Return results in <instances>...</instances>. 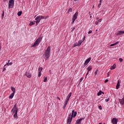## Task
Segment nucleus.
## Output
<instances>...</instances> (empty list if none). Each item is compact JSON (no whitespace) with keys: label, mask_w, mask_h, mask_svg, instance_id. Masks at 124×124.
Instances as JSON below:
<instances>
[{"label":"nucleus","mask_w":124,"mask_h":124,"mask_svg":"<svg viewBox=\"0 0 124 124\" xmlns=\"http://www.w3.org/2000/svg\"><path fill=\"white\" fill-rule=\"evenodd\" d=\"M77 116V112L72 110V114L70 113L68 116V119H67V124H71V122H72V119L73 118H75Z\"/></svg>","instance_id":"1"},{"label":"nucleus","mask_w":124,"mask_h":124,"mask_svg":"<svg viewBox=\"0 0 124 124\" xmlns=\"http://www.w3.org/2000/svg\"><path fill=\"white\" fill-rule=\"evenodd\" d=\"M51 51V46H48L47 48L45 50L43 57L46 59V61H47L49 58H50V52Z\"/></svg>","instance_id":"2"},{"label":"nucleus","mask_w":124,"mask_h":124,"mask_svg":"<svg viewBox=\"0 0 124 124\" xmlns=\"http://www.w3.org/2000/svg\"><path fill=\"white\" fill-rule=\"evenodd\" d=\"M72 94V93H70L67 95V96L66 97L64 104L62 107L63 109H64V108H65V107H66V105H67V103H68V101L69 100V99L70 98V97H71Z\"/></svg>","instance_id":"3"},{"label":"nucleus","mask_w":124,"mask_h":124,"mask_svg":"<svg viewBox=\"0 0 124 124\" xmlns=\"http://www.w3.org/2000/svg\"><path fill=\"white\" fill-rule=\"evenodd\" d=\"M41 40H42V37H39L36 41L34 43L33 45L31 46V47H36L39 45V43L41 42Z\"/></svg>","instance_id":"4"},{"label":"nucleus","mask_w":124,"mask_h":124,"mask_svg":"<svg viewBox=\"0 0 124 124\" xmlns=\"http://www.w3.org/2000/svg\"><path fill=\"white\" fill-rule=\"evenodd\" d=\"M78 16V12H77L75 15H74V16H73V18H72V24H73V23H74L75 22V20H76V19H77V17Z\"/></svg>","instance_id":"5"},{"label":"nucleus","mask_w":124,"mask_h":124,"mask_svg":"<svg viewBox=\"0 0 124 124\" xmlns=\"http://www.w3.org/2000/svg\"><path fill=\"white\" fill-rule=\"evenodd\" d=\"M16 111V112H15V114L14 115V118H16V119H17L18 115H17V113L18 112V109H12V111Z\"/></svg>","instance_id":"6"},{"label":"nucleus","mask_w":124,"mask_h":124,"mask_svg":"<svg viewBox=\"0 0 124 124\" xmlns=\"http://www.w3.org/2000/svg\"><path fill=\"white\" fill-rule=\"evenodd\" d=\"M111 124H118V119L116 118H113L111 120Z\"/></svg>","instance_id":"7"},{"label":"nucleus","mask_w":124,"mask_h":124,"mask_svg":"<svg viewBox=\"0 0 124 124\" xmlns=\"http://www.w3.org/2000/svg\"><path fill=\"white\" fill-rule=\"evenodd\" d=\"M83 120H85V118H81L77 120L75 124H81V122H82Z\"/></svg>","instance_id":"8"},{"label":"nucleus","mask_w":124,"mask_h":124,"mask_svg":"<svg viewBox=\"0 0 124 124\" xmlns=\"http://www.w3.org/2000/svg\"><path fill=\"white\" fill-rule=\"evenodd\" d=\"M91 60H92V58H91V57H90L89 58L87 59L84 62V65L85 66L87 65L88 64V63H89L90 62H91Z\"/></svg>","instance_id":"9"},{"label":"nucleus","mask_w":124,"mask_h":124,"mask_svg":"<svg viewBox=\"0 0 124 124\" xmlns=\"http://www.w3.org/2000/svg\"><path fill=\"white\" fill-rule=\"evenodd\" d=\"M28 78H31V74L30 72H26L25 75Z\"/></svg>","instance_id":"10"},{"label":"nucleus","mask_w":124,"mask_h":124,"mask_svg":"<svg viewBox=\"0 0 124 124\" xmlns=\"http://www.w3.org/2000/svg\"><path fill=\"white\" fill-rule=\"evenodd\" d=\"M85 38H86L85 36L84 37V38L82 39V41H78V44L79 46H80V45H81L82 44V43L83 41H85Z\"/></svg>","instance_id":"11"},{"label":"nucleus","mask_w":124,"mask_h":124,"mask_svg":"<svg viewBox=\"0 0 124 124\" xmlns=\"http://www.w3.org/2000/svg\"><path fill=\"white\" fill-rule=\"evenodd\" d=\"M124 31H118V32L117 33V35H122V34H124Z\"/></svg>","instance_id":"12"},{"label":"nucleus","mask_w":124,"mask_h":124,"mask_svg":"<svg viewBox=\"0 0 124 124\" xmlns=\"http://www.w3.org/2000/svg\"><path fill=\"white\" fill-rule=\"evenodd\" d=\"M13 6H14V4L9 3L8 4V8L10 9V8H13Z\"/></svg>","instance_id":"13"},{"label":"nucleus","mask_w":124,"mask_h":124,"mask_svg":"<svg viewBox=\"0 0 124 124\" xmlns=\"http://www.w3.org/2000/svg\"><path fill=\"white\" fill-rule=\"evenodd\" d=\"M14 94H15V93H12L10 96H9V98L10 99H12V98H13V97L14 96Z\"/></svg>","instance_id":"14"},{"label":"nucleus","mask_w":124,"mask_h":124,"mask_svg":"<svg viewBox=\"0 0 124 124\" xmlns=\"http://www.w3.org/2000/svg\"><path fill=\"white\" fill-rule=\"evenodd\" d=\"M120 88V80H118V82L116 85V90H118Z\"/></svg>","instance_id":"15"},{"label":"nucleus","mask_w":124,"mask_h":124,"mask_svg":"<svg viewBox=\"0 0 124 124\" xmlns=\"http://www.w3.org/2000/svg\"><path fill=\"white\" fill-rule=\"evenodd\" d=\"M37 19H44V16H37Z\"/></svg>","instance_id":"16"},{"label":"nucleus","mask_w":124,"mask_h":124,"mask_svg":"<svg viewBox=\"0 0 124 124\" xmlns=\"http://www.w3.org/2000/svg\"><path fill=\"white\" fill-rule=\"evenodd\" d=\"M116 66V65H115V64H114L113 65H112V66H111L110 67V69L111 70H113V69H115V68H116V66Z\"/></svg>","instance_id":"17"},{"label":"nucleus","mask_w":124,"mask_h":124,"mask_svg":"<svg viewBox=\"0 0 124 124\" xmlns=\"http://www.w3.org/2000/svg\"><path fill=\"white\" fill-rule=\"evenodd\" d=\"M11 90L12 92H13V93H15L16 92V89H15V88L14 87H11Z\"/></svg>","instance_id":"18"},{"label":"nucleus","mask_w":124,"mask_h":124,"mask_svg":"<svg viewBox=\"0 0 124 124\" xmlns=\"http://www.w3.org/2000/svg\"><path fill=\"white\" fill-rule=\"evenodd\" d=\"M117 44H119V42H116L114 44H112L111 45H110V47H112V46H115V45H117Z\"/></svg>","instance_id":"19"},{"label":"nucleus","mask_w":124,"mask_h":124,"mask_svg":"<svg viewBox=\"0 0 124 124\" xmlns=\"http://www.w3.org/2000/svg\"><path fill=\"white\" fill-rule=\"evenodd\" d=\"M88 71H91L92 70V66H89L87 68Z\"/></svg>","instance_id":"20"},{"label":"nucleus","mask_w":124,"mask_h":124,"mask_svg":"<svg viewBox=\"0 0 124 124\" xmlns=\"http://www.w3.org/2000/svg\"><path fill=\"white\" fill-rule=\"evenodd\" d=\"M43 68L42 67H39L38 68V72L41 73Z\"/></svg>","instance_id":"21"},{"label":"nucleus","mask_w":124,"mask_h":124,"mask_svg":"<svg viewBox=\"0 0 124 124\" xmlns=\"http://www.w3.org/2000/svg\"><path fill=\"white\" fill-rule=\"evenodd\" d=\"M101 93H102V91H100L97 93L98 96H99V95H101Z\"/></svg>","instance_id":"22"},{"label":"nucleus","mask_w":124,"mask_h":124,"mask_svg":"<svg viewBox=\"0 0 124 124\" xmlns=\"http://www.w3.org/2000/svg\"><path fill=\"white\" fill-rule=\"evenodd\" d=\"M9 3H12L14 4V0H10L9 1Z\"/></svg>","instance_id":"23"},{"label":"nucleus","mask_w":124,"mask_h":124,"mask_svg":"<svg viewBox=\"0 0 124 124\" xmlns=\"http://www.w3.org/2000/svg\"><path fill=\"white\" fill-rule=\"evenodd\" d=\"M18 16H21L22 15V11H19L17 13Z\"/></svg>","instance_id":"24"},{"label":"nucleus","mask_w":124,"mask_h":124,"mask_svg":"<svg viewBox=\"0 0 124 124\" xmlns=\"http://www.w3.org/2000/svg\"><path fill=\"white\" fill-rule=\"evenodd\" d=\"M76 46H79V44H78V43H76L75 44H74L73 46V48H74V47H76Z\"/></svg>","instance_id":"25"},{"label":"nucleus","mask_w":124,"mask_h":124,"mask_svg":"<svg viewBox=\"0 0 124 124\" xmlns=\"http://www.w3.org/2000/svg\"><path fill=\"white\" fill-rule=\"evenodd\" d=\"M35 23H34L33 22H30V24H29V25L30 26H33V25H35Z\"/></svg>","instance_id":"26"},{"label":"nucleus","mask_w":124,"mask_h":124,"mask_svg":"<svg viewBox=\"0 0 124 124\" xmlns=\"http://www.w3.org/2000/svg\"><path fill=\"white\" fill-rule=\"evenodd\" d=\"M13 63H12V62H9L7 63V65H12Z\"/></svg>","instance_id":"27"},{"label":"nucleus","mask_w":124,"mask_h":124,"mask_svg":"<svg viewBox=\"0 0 124 124\" xmlns=\"http://www.w3.org/2000/svg\"><path fill=\"white\" fill-rule=\"evenodd\" d=\"M97 72H98V70L97 69V70L94 72V74L95 76L96 75H97Z\"/></svg>","instance_id":"28"},{"label":"nucleus","mask_w":124,"mask_h":124,"mask_svg":"<svg viewBox=\"0 0 124 124\" xmlns=\"http://www.w3.org/2000/svg\"><path fill=\"white\" fill-rule=\"evenodd\" d=\"M69 12H72V8H70L68 11L67 13H69Z\"/></svg>","instance_id":"29"},{"label":"nucleus","mask_w":124,"mask_h":124,"mask_svg":"<svg viewBox=\"0 0 124 124\" xmlns=\"http://www.w3.org/2000/svg\"><path fill=\"white\" fill-rule=\"evenodd\" d=\"M3 17H4V11H3V13L1 15L2 19H3Z\"/></svg>","instance_id":"30"},{"label":"nucleus","mask_w":124,"mask_h":124,"mask_svg":"<svg viewBox=\"0 0 124 124\" xmlns=\"http://www.w3.org/2000/svg\"><path fill=\"white\" fill-rule=\"evenodd\" d=\"M48 18H49V16H44V19H48Z\"/></svg>","instance_id":"31"},{"label":"nucleus","mask_w":124,"mask_h":124,"mask_svg":"<svg viewBox=\"0 0 124 124\" xmlns=\"http://www.w3.org/2000/svg\"><path fill=\"white\" fill-rule=\"evenodd\" d=\"M44 82H47V77H44Z\"/></svg>","instance_id":"32"},{"label":"nucleus","mask_w":124,"mask_h":124,"mask_svg":"<svg viewBox=\"0 0 124 124\" xmlns=\"http://www.w3.org/2000/svg\"><path fill=\"white\" fill-rule=\"evenodd\" d=\"M13 109H17V104H15Z\"/></svg>","instance_id":"33"},{"label":"nucleus","mask_w":124,"mask_h":124,"mask_svg":"<svg viewBox=\"0 0 124 124\" xmlns=\"http://www.w3.org/2000/svg\"><path fill=\"white\" fill-rule=\"evenodd\" d=\"M35 20L37 21H39V22H40V20H41L40 18L37 19V17L35 18Z\"/></svg>","instance_id":"34"},{"label":"nucleus","mask_w":124,"mask_h":124,"mask_svg":"<svg viewBox=\"0 0 124 124\" xmlns=\"http://www.w3.org/2000/svg\"><path fill=\"white\" fill-rule=\"evenodd\" d=\"M35 23H36V26H37V25H38V23H39V21L36 20Z\"/></svg>","instance_id":"35"},{"label":"nucleus","mask_w":124,"mask_h":124,"mask_svg":"<svg viewBox=\"0 0 124 124\" xmlns=\"http://www.w3.org/2000/svg\"><path fill=\"white\" fill-rule=\"evenodd\" d=\"M124 60H123L122 58H119V61L120 62H122Z\"/></svg>","instance_id":"36"},{"label":"nucleus","mask_w":124,"mask_h":124,"mask_svg":"<svg viewBox=\"0 0 124 124\" xmlns=\"http://www.w3.org/2000/svg\"><path fill=\"white\" fill-rule=\"evenodd\" d=\"M82 80H84V78H81L80 79V81H79V83H81V82H82Z\"/></svg>","instance_id":"37"},{"label":"nucleus","mask_w":124,"mask_h":124,"mask_svg":"<svg viewBox=\"0 0 124 124\" xmlns=\"http://www.w3.org/2000/svg\"><path fill=\"white\" fill-rule=\"evenodd\" d=\"M100 6H101V3H100L98 5V8H99L100 7Z\"/></svg>","instance_id":"38"},{"label":"nucleus","mask_w":124,"mask_h":124,"mask_svg":"<svg viewBox=\"0 0 124 124\" xmlns=\"http://www.w3.org/2000/svg\"><path fill=\"white\" fill-rule=\"evenodd\" d=\"M89 72H90V71H87V73H86V75L85 78H87V76L89 75Z\"/></svg>","instance_id":"39"},{"label":"nucleus","mask_w":124,"mask_h":124,"mask_svg":"<svg viewBox=\"0 0 124 124\" xmlns=\"http://www.w3.org/2000/svg\"><path fill=\"white\" fill-rule=\"evenodd\" d=\"M92 32H93V31L90 30V31L88 32V33L90 34V33H92Z\"/></svg>","instance_id":"40"},{"label":"nucleus","mask_w":124,"mask_h":124,"mask_svg":"<svg viewBox=\"0 0 124 124\" xmlns=\"http://www.w3.org/2000/svg\"><path fill=\"white\" fill-rule=\"evenodd\" d=\"M40 76H41V73L39 72L38 77H40Z\"/></svg>","instance_id":"41"},{"label":"nucleus","mask_w":124,"mask_h":124,"mask_svg":"<svg viewBox=\"0 0 124 124\" xmlns=\"http://www.w3.org/2000/svg\"><path fill=\"white\" fill-rule=\"evenodd\" d=\"M105 101H106V102H108V101H109V98H108V99H106Z\"/></svg>","instance_id":"42"},{"label":"nucleus","mask_w":124,"mask_h":124,"mask_svg":"<svg viewBox=\"0 0 124 124\" xmlns=\"http://www.w3.org/2000/svg\"><path fill=\"white\" fill-rule=\"evenodd\" d=\"M75 30V27H74V28L72 29L71 31H72H72H74V30Z\"/></svg>","instance_id":"43"},{"label":"nucleus","mask_w":124,"mask_h":124,"mask_svg":"<svg viewBox=\"0 0 124 124\" xmlns=\"http://www.w3.org/2000/svg\"><path fill=\"white\" fill-rule=\"evenodd\" d=\"M95 25H98V21H95Z\"/></svg>","instance_id":"44"},{"label":"nucleus","mask_w":124,"mask_h":124,"mask_svg":"<svg viewBox=\"0 0 124 124\" xmlns=\"http://www.w3.org/2000/svg\"><path fill=\"white\" fill-rule=\"evenodd\" d=\"M108 81H109V80L106 79L105 81V83H107V82H108Z\"/></svg>","instance_id":"45"},{"label":"nucleus","mask_w":124,"mask_h":124,"mask_svg":"<svg viewBox=\"0 0 124 124\" xmlns=\"http://www.w3.org/2000/svg\"><path fill=\"white\" fill-rule=\"evenodd\" d=\"M102 21V19H100L98 20V22H101Z\"/></svg>","instance_id":"46"},{"label":"nucleus","mask_w":124,"mask_h":124,"mask_svg":"<svg viewBox=\"0 0 124 124\" xmlns=\"http://www.w3.org/2000/svg\"><path fill=\"white\" fill-rule=\"evenodd\" d=\"M99 109H102V107L101 106H99Z\"/></svg>","instance_id":"47"},{"label":"nucleus","mask_w":124,"mask_h":124,"mask_svg":"<svg viewBox=\"0 0 124 124\" xmlns=\"http://www.w3.org/2000/svg\"><path fill=\"white\" fill-rule=\"evenodd\" d=\"M6 70V68H3V71H5Z\"/></svg>","instance_id":"48"},{"label":"nucleus","mask_w":124,"mask_h":124,"mask_svg":"<svg viewBox=\"0 0 124 124\" xmlns=\"http://www.w3.org/2000/svg\"><path fill=\"white\" fill-rule=\"evenodd\" d=\"M103 1V0H100V1H99L100 3H101V2H102Z\"/></svg>","instance_id":"49"},{"label":"nucleus","mask_w":124,"mask_h":124,"mask_svg":"<svg viewBox=\"0 0 124 124\" xmlns=\"http://www.w3.org/2000/svg\"><path fill=\"white\" fill-rule=\"evenodd\" d=\"M57 99H59V100H61V98H60L59 97H57Z\"/></svg>","instance_id":"50"},{"label":"nucleus","mask_w":124,"mask_h":124,"mask_svg":"<svg viewBox=\"0 0 124 124\" xmlns=\"http://www.w3.org/2000/svg\"><path fill=\"white\" fill-rule=\"evenodd\" d=\"M109 72L108 73V77H109Z\"/></svg>","instance_id":"51"},{"label":"nucleus","mask_w":124,"mask_h":124,"mask_svg":"<svg viewBox=\"0 0 124 124\" xmlns=\"http://www.w3.org/2000/svg\"><path fill=\"white\" fill-rule=\"evenodd\" d=\"M93 8H94V5L93 6Z\"/></svg>","instance_id":"52"},{"label":"nucleus","mask_w":124,"mask_h":124,"mask_svg":"<svg viewBox=\"0 0 124 124\" xmlns=\"http://www.w3.org/2000/svg\"><path fill=\"white\" fill-rule=\"evenodd\" d=\"M7 0H3V1H6Z\"/></svg>","instance_id":"53"},{"label":"nucleus","mask_w":124,"mask_h":124,"mask_svg":"<svg viewBox=\"0 0 124 124\" xmlns=\"http://www.w3.org/2000/svg\"><path fill=\"white\" fill-rule=\"evenodd\" d=\"M10 62V60H8V62Z\"/></svg>","instance_id":"54"},{"label":"nucleus","mask_w":124,"mask_h":124,"mask_svg":"<svg viewBox=\"0 0 124 124\" xmlns=\"http://www.w3.org/2000/svg\"><path fill=\"white\" fill-rule=\"evenodd\" d=\"M102 93H103V94H104V92H102Z\"/></svg>","instance_id":"55"},{"label":"nucleus","mask_w":124,"mask_h":124,"mask_svg":"<svg viewBox=\"0 0 124 124\" xmlns=\"http://www.w3.org/2000/svg\"><path fill=\"white\" fill-rule=\"evenodd\" d=\"M89 14H90V15H91V12H89Z\"/></svg>","instance_id":"56"},{"label":"nucleus","mask_w":124,"mask_h":124,"mask_svg":"<svg viewBox=\"0 0 124 124\" xmlns=\"http://www.w3.org/2000/svg\"><path fill=\"white\" fill-rule=\"evenodd\" d=\"M98 124H102V123H99Z\"/></svg>","instance_id":"57"},{"label":"nucleus","mask_w":124,"mask_h":124,"mask_svg":"<svg viewBox=\"0 0 124 124\" xmlns=\"http://www.w3.org/2000/svg\"><path fill=\"white\" fill-rule=\"evenodd\" d=\"M90 18H92V16H90Z\"/></svg>","instance_id":"58"},{"label":"nucleus","mask_w":124,"mask_h":124,"mask_svg":"<svg viewBox=\"0 0 124 124\" xmlns=\"http://www.w3.org/2000/svg\"><path fill=\"white\" fill-rule=\"evenodd\" d=\"M97 20H98V18H97Z\"/></svg>","instance_id":"59"},{"label":"nucleus","mask_w":124,"mask_h":124,"mask_svg":"<svg viewBox=\"0 0 124 124\" xmlns=\"http://www.w3.org/2000/svg\"><path fill=\"white\" fill-rule=\"evenodd\" d=\"M96 31H97V30H96Z\"/></svg>","instance_id":"60"},{"label":"nucleus","mask_w":124,"mask_h":124,"mask_svg":"<svg viewBox=\"0 0 124 124\" xmlns=\"http://www.w3.org/2000/svg\"><path fill=\"white\" fill-rule=\"evenodd\" d=\"M6 65H5L4 66H5Z\"/></svg>","instance_id":"61"}]
</instances>
